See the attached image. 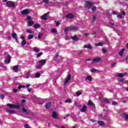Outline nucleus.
Returning a JSON list of instances; mask_svg holds the SVG:
<instances>
[{
  "instance_id": "1",
  "label": "nucleus",
  "mask_w": 128,
  "mask_h": 128,
  "mask_svg": "<svg viewBox=\"0 0 128 128\" xmlns=\"http://www.w3.org/2000/svg\"><path fill=\"white\" fill-rule=\"evenodd\" d=\"M94 6V3L92 2H90L89 0H86L85 1V4H84V6L86 8H88L90 10L92 6Z\"/></svg>"
},
{
  "instance_id": "2",
  "label": "nucleus",
  "mask_w": 128,
  "mask_h": 128,
  "mask_svg": "<svg viewBox=\"0 0 128 128\" xmlns=\"http://www.w3.org/2000/svg\"><path fill=\"white\" fill-rule=\"evenodd\" d=\"M6 6L8 8H14L16 4H14V2L12 1H8L6 2Z\"/></svg>"
},
{
  "instance_id": "3",
  "label": "nucleus",
  "mask_w": 128,
  "mask_h": 128,
  "mask_svg": "<svg viewBox=\"0 0 128 128\" xmlns=\"http://www.w3.org/2000/svg\"><path fill=\"white\" fill-rule=\"evenodd\" d=\"M52 118H55V120H58V118H59L58 115V112L56 111H54L52 114Z\"/></svg>"
},
{
  "instance_id": "4",
  "label": "nucleus",
  "mask_w": 128,
  "mask_h": 128,
  "mask_svg": "<svg viewBox=\"0 0 128 128\" xmlns=\"http://www.w3.org/2000/svg\"><path fill=\"white\" fill-rule=\"evenodd\" d=\"M10 58H12V56L8 55L6 56V59L4 60V62L6 64H8L10 62Z\"/></svg>"
},
{
  "instance_id": "5",
  "label": "nucleus",
  "mask_w": 128,
  "mask_h": 128,
  "mask_svg": "<svg viewBox=\"0 0 128 128\" xmlns=\"http://www.w3.org/2000/svg\"><path fill=\"white\" fill-rule=\"evenodd\" d=\"M102 60V58H96L92 60L93 62H95V64H98V62H100Z\"/></svg>"
},
{
  "instance_id": "6",
  "label": "nucleus",
  "mask_w": 128,
  "mask_h": 128,
  "mask_svg": "<svg viewBox=\"0 0 128 128\" xmlns=\"http://www.w3.org/2000/svg\"><path fill=\"white\" fill-rule=\"evenodd\" d=\"M38 64H40L42 66H44L46 64V60H41L38 62Z\"/></svg>"
},
{
  "instance_id": "7",
  "label": "nucleus",
  "mask_w": 128,
  "mask_h": 128,
  "mask_svg": "<svg viewBox=\"0 0 128 128\" xmlns=\"http://www.w3.org/2000/svg\"><path fill=\"white\" fill-rule=\"evenodd\" d=\"M30 12V10L28 9H24L22 10V14H28Z\"/></svg>"
},
{
  "instance_id": "8",
  "label": "nucleus",
  "mask_w": 128,
  "mask_h": 128,
  "mask_svg": "<svg viewBox=\"0 0 128 128\" xmlns=\"http://www.w3.org/2000/svg\"><path fill=\"white\" fill-rule=\"evenodd\" d=\"M120 116H122V118H124V120H128V114H126V112L122 113Z\"/></svg>"
},
{
  "instance_id": "9",
  "label": "nucleus",
  "mask_w": 128,
  "mask_h": 128,
  "mask_svg": "<svg viewBox=\"0 0 128 128\" xmlns=\"http://www.w3.org/2000/svg\"><path fill=\"white\" fill-rule=\"evenodd\" d=\"M70 80H72V76L70 75V74H69L68 75L67 78L64 82V84H66L68 83V82H70Z\"/></svg>"
},
{
  "instance_id": "10",
  "label": "nucleus",
  "mask_w": 128,
  "mask_h": 128,
  "mask_svg": "<svg viewBox=\"0 0 128 128\" xmlns=\"http://www.w3.org/2000/svg\"><path fill=\"white\" fill-rule=\"evenodd\" d=\"M12 37L14 38V40L16 42H18V35H16V32L12 33Z\"/></svg>"
},
{
  "instance_id": "11",
  "label": "nucleus",
  "mask_w": 128,
  "mask_h": 128,
  "mask_svg": "<svg viewBox=\"0 0 128 128\" xmlns=\"http://www.w3.org/2000/svg\"><path fill=\"white\" fill-rule=\"evenodd\" d=\"M84 48H88V50H92V46L90 44H86L84 45Z\"/></svg>"
},
{
  "instance_id": "12",
  "label": "nucleus",
  "mask_w": 128,
  "mask_h": 128,
  "mask_svg": "<svg viewBox=\"0 0 128 128\" xmlns=\"http://www.w3.org/2000/svg\"><path fill=\"white\" fill-rule=\"evenodd\" d=\"M50 106H52V102H48L47 103H46V110H48V108H50Z\"/></svg>"
},
{
  "instance_id": "13",
  "label": "nucleus",
  "mask_w": 128,
  "mask_h": 128,
  "mask_svg": "<svg viewBox=\"0 0 128 128\" xmlns=\"http://www.w3.org/2000/svg\"><path fill=\"white\" fill-rule=\"evenodd\" d=\"M41 20H48V14H45L42 16Z\"/></svg>"
},
{
  "instance_id": "14",
  "label": "nucleus",
  "mask_w": 128,
  "mask_h": 128,
  "mask_svg": "<svg viewBox=\"0 0 128 128\" xmlns=\"http://www.w3.org/2000/svg\"><path fill=\"white\" fill-rule=\"evenodd\" d=\"M7 106L10 108H16V104H12L8 103Z\"/></svg>"
},
{
  "instance_id": "15",
  "label": "nucleus",
  "mask_w": 128,
  "mask_h": 128,
  "mask_svg": "<svg viewBox=\"0 0 128 128\" xmlns=\"http://www.w3.org/2000/svg\"><path fill=\"white\" fill-rule=\"evenodd\" d=\"M33 24H34V22L32 20L28 21V26H32Z\"/></svg>"
},
{
  "instance_id": "16",
  "label": "nucleus",
  "mask_w": 128,
  "mask_h": 128,
  "mask_svg": "<svg viewBox=\"0 0 128 128\" xmlns=\"http://www.w3.org/2000/svg\"><path fill=\"white\" fill-rule=\"evenodd\" d=\"M71 27V30H74V32H78V27H76V26H70Z\"/></svg>"
},
{
  "instance_id": "17",
  "label": "nucleus",
  "mask_w": 128,
  "mask_h": 128,
  "mask_svg": "<svg viewBox=\"0 0 128 128\" xmlns=\"http://www.w3.org/2000/svg\"><path fill=\"white\" fill-rule=\"evenodd\" d=\"M81 112H86V106H84L80 110Z\"/></svg>"
},
{
  "instance_id": "18",
  "label": "nucleus",
  "mask_w": 128,
  "mask_h": 128,
  "mask_svg": "<svg viewBox=\"0 0 128 128\" xmlns=\"http://www.w3.org/2000/svg\"><path fill=\"white\" fill-rule=\"evenodd\" d=\"M66 17L67 18H74V14H66Z\"/></svg>"
},
{
  "instance_id": "19",
  "label": "nucleus",
  "mask_w": 128,
  "mask_h": 128,
  "mask_svg": "<svg viewBox=\"0 0 128 128\" xmlns=\"http://www.w3.org/2000/svg\"><path fill=\"white\" fill-rule=\"evenodd\" d=\"M71 39L73 40H75L76 42H78V37L76 35H74L73 36H72Z\"/></svg>"
},
{
  "instance_id": "20",
  "label": "nucleus",
  "mask_w": 128,
  "mask_h": 128,
  "mask_svg": "<svg viewBox=\"0 0 128 128\" xmlns=\"http://www.w3.org/2000/svg\"><path fill=\"white\" fill-rule=\"evenodd\" d=\"M6 112L8 114H14L16 112L14 110H10V109H6Z\"/></svg>"
},
{
  "instance_id": "21",
  "label": "nucleus",
  "mask_w": 128,
  "mask_h": 128,
  "mask_svg": "<svg viewBox=\"0 0 128 128\" xmlns=\"http://www.w3.org/2000/svg\"><path fill=\"white\" fill-rule=\"evenodd\" d=\"M88 106H94V103L93 102H92V101H90V100L88 102Z\"/></svg>"
},
{
  "instance_id": "22",
  "label": "nucleus",
  "mask_w": 128,
  "mask_h": 128,
  "mask_svg": "<svg viewBox=\"0 0 128 128\" xmlns=\"http://www.w3.org/2000/svg\"><path fill=\"white\" fill-rule=\"evenodd\" d=\"M124 50H126L124 48L122 49L119 52V56H122V54H124Z\"/></svg>"
},
{
  "instance_id": "23",
  "label": "nucleus",
  "mask_w": 128,
  "mask_h": 128,
  "mask_svg": "<svg viewBox=\"0 0 128 128\" xmlns=\"http://www.w3.org/2000/svg\"><path fill=\"white\" fill-rule=\"evenodd\" d=\"M72 30L71 27H66L64 29V32H67Z\"/></svg>"
},
{
  "instance_id": "24",
  "label": "nucleus",
  "mask_w": 128,
  "mask_h": 128,
  "mask_svg": "<svg viewBox=\"0 0 128 128\" xmlns=\"http://www.w3.org/2000/svg\"><path fill=\"white\" fill-rule=\"evenodd\" d=\"M104 46V44H102V42H99L95 44L96 46Z\"/></svg>"
},
{
  "instance_id": "25",
  "label": "nucleus",
  "mask_w": 128,
  "mask_h": 128,
  "mask_svg": "<svg viewBox=\"0 0 128 128\" xmlns=\"http://www.w3.org/2000/svg\"><path fill=\"white\" fill-rule=\"evenodd\" d=\"M18 66H15L13 67V70L14 72H18Z\"/></svg>"
},
{
  "instance_id": "26",
  "label": "nucleus",
  "mask_w": 128,
  "mask_h": 128,
  "mask_svg": "<svg viewBox=\"0 0 128 128\" xmlns=\"http://www.w3.org/2000/svg\"><path fill=\"white\" fill-rule=\"evenodd\" d=\"M92 77L90 76H88L86 78V80H89V82H92Z\"/></svg>"
},
{
  "instance_id": "27",
  "label": "nucleus",
  "mask_w": 128,
  "mask_h": 128,
  "mask_svg": "<svg viewBox=\"0 0 128 128\" xmlns=\"http://www.w3.org/2000/svg\"><path fill=\"white\" fill-rule=\"evenodd\" d=\"M98 124L100 126H104V121H98Z\"/></svg>"
},
{
  "instance_id": "28",
  "label": "nucleus",
  "mask_w": 128,
  "mask_h": 128,
  "mask_svg": "<svg viewBox=\"0 0 128 128\" xmlns=\"http://www.w3.org/2000/svg\"><path fill=\"white\" fill-rule=\"evenodd\" d=\"M40 25L38 24H35L34 26V28H40Z\"/></svg>"
},
{
  "instance_id": "29",
  "label": "nucleus",
  "mask_w": 128,
  "mask_h": 128,
  "mask_svg": "<svg viewBox=\"0 0 128 128\" xmlns=\"http://www.w3.org/2000/svg\"><path fill=\"white\" fill-rule=\"evenodd\" d=\"M26 32H28V34H34V32L32 30H26Z\"/></svg>"
},
{
  "instance_id": "30",
  "label": "nucleus",
  "mask_w": 128,
  "mask_h": 128,
  "mask_svg": "<svg viewBox=\"0 0 128 128\" xmlns=\"http://www.w3.org/2000/svg\"><path fill=\"white\" fill-rule=\"evenodd\" d=\"M51 32L53 34H57L58 33V31H56V30L54 28L51 29Z\"/></svg>"
},
{
  "instance_id": "31",
  "label": "nucleus",
  "mask_w": 128,
  "mask_h": 128,
  "mask_svg": "<svg viewBox=\"0 0 128 128\" xmlns=\"http://www.w3.org/2000/svg\"><path fill=\"white\" fill-rule=\"evenodd\" d=\"M26 44V40H24L22 41L21 45L22 46H24V44Z\"/></svg>"
},
{
  "instance_id": "32",
  "label": "nucleus",
  "mask_w": 128,
  "mask_h": 128,
  "mask_svg": "<svg viewBox=\"0 0 128 128\" xmlns=\"http://www.w3.org/2000/svg\"><path fill=\"white\" fill-rule=\"evenodd\" d=\"M34 38V35L32 34L28 36V40H32Z\"/></svg>"
},
{
  "instance_id": "33",
  "label": "nucleus",
  "mask_w": 128,
  "mask_h": 128,
  "mask_svg": "<svg viewBox=\"0 0 128 128\" xmlns=\"http://www.w3.org/2000/svg\"><path fill=\"white\" fill-rule=\"evenodd\" d=\"M124 76L122 73H120L116 75V76H118L119 78H124Z\"/></svg>"
},
{
  "instance_id": "34",
  "label": "nucleus",
  "mask_w": 128,
  "mask_h": 128,
  "mask_svg": "<svg viewBox=\"0 0 128 128\" xmlns=\"http://www.w3.org/2000/svg\"><path fill=\"white\" fill-rule=\"evenodd\" d=\"M42 54H43V53L42 52H39L36 55V58H40V56H42Z\"/></svg>"
},
{
  "instance_id": "35",
  "label": "nucleus",
  "mask_w": 128,
  "mask_h": 128,
  "mask_svg": "<svg viewBox=\"0 0 128 128\" xmlns=\"http://www.w3.org/2000/svg\"><path fill=\"white\" fill-rule=\"evenodd\" d=\"M34 50L36 52H40V48H34Z\"/></svg>"
},
{
  "instance_id": "36",
  "label": "nucleus",
  "mask_w": 128,
  "mask_h": 128,
  "mask_svg": "<svg viewBox=\"0 0 128 128\" xmlns=\"http://www.w3.org/2000/svg\"><path fill=\"white\" fill-rule=\"evenodd\" d=\"M100 72V70H96V69H94V68H92L91 70V72Z\"/></svg>"
},
{
  "instance_id": "37",
  "label": "nucleus",
  "mask_w": 128,
  "mask_h": 128,
  "mask_svg": "<svg viewBox=\"0 0 128 128\" xmlns=\"http://www.w3.org/2000/svg\"><path fill=\"white\" fill-rule=\"evenodd\" d=\"M42 68V66L40 64L36 66V68H37V70H40Z\"/></svg>"
},
{
  "instance_id": "38",
  "label": "nucleus",
  "mask_w": 128,
  "mask_h": 128,
  "mask_svg": "<svg viewBox=\"0 0 128 128\" xmlns=\"http://www.w3.org/2000/svg\"><path fill=\"white\" fill-rule=\"evenodd\" d=\"M26 88V86L24 85V86H18V89L20 90L21 88Z\"/></svg>"
},
{
  "instance_id": "39",
  "label": "nucleus",
  "mask_w": 128,
  "mask_h": 128,
  "mask_svg": "<svg viewBox=\"0 0 128 128\" xmlns=\"http://www.w3.org/2000/svg\"><path fill=\"white\" fill-rule=\"evenodd\" d=\"M103 100L104 102H105V104H110V101H108V100H107L106 98L104 99Z\"/></svg>"
},
{
  "instance_id": "40",
  "label": "nucleus",
  "mask_w": 128,
  "mask_h": 128,
  "mask_svg": "<svg viewBox=\"0 0 128 128\" xmlns=\"http://www.w3.org/2000/svg\"><path fill=\"white\" fill-rule=\"evenodd\" d=\"M40 72L36 73V78H40Z\"/></svg>"
},
{
  "instance_id": "41",
  "label": "nucleus",
  "mask_w": 128,
  "mask_h": 128,
  "mask_svg": "<svg viewBox=\"0 0 128 128\" xmlns=\"http://www.w3.org/2000/svg\"><path fill=\"white\" fill-rule=\"evenodd\" d=\"M82 94V92H77L76 94V96H80V94Z\"/></svg>"
},
{
  "instance_id": "42",
  "label": "nucleus",
  "mask_w": 128,
  "mask_h": 128,
  "mask_svg": "<svg viewBox=\"0 0 128 128\" xmlns=\"http://www.w3.org/2000/svg\"><path fill=\"white\" fill-rule=\"evenodd\" d=\"M65 102H69V103L72 102V99H70V98L67 99V100L65 101Z\"/></svg>"
},
{
  "instance_id": "43",
  "label": "nucleus",
  "mask_w": 128,
  "mask_h": 128,
  "mask_svg": "<svg viewBox=\"0 0 128 128\" xmlns=\"http://www.w3.org/2000/svg\"><path fill=\"white\" fill-rule=\"evenodd\" d=\"M92 12H96V6H94L92 8Z\"/></svg>"
},
{
  "instance_id": "44",
  "label": "nucleus",
  "mask_w": 128,
  "mask_h": 128,
  "mask_svg": "<svg viewBox=\"0 0 128 128\" xmlns=\"http://www.w3.org/2000/svg\"><path fill=\"white\" fill-rule=\"evenodd\" d=\"M30 72H28L26 74V78H30Z\"/></svg>"
},
{
  "instance_id": "45",
  "label": "nucleus",
  "mask_w": 128,
  "mask_h": 128,
  "mask_svg": "<svg viewBox=\"0 0 128 128\" xmlns=\"http://www.w3.org/2000/svg\"><path fill=\"white\" fill-rule=\"evenodd\" d=\"M44 4H48V2L50 0H42Z\"/></svg>"
},
{
  "instance_id": "46",
  "label": "nucleus",
  "mask_w": 128,
  "mask_h": 128,
  "mask_svg": "<svg viewBox=\"0 0 128 128\" xmlns=\"http://www.w3.org/2000/svg\"><path fill=\"white\" fill-rule=\"evenodd\" d=\"M102 52H103V54H106V48H102Z\"/></svg>"
},
{
  "instance_id": "47",
  "label": "nucleus",
  "mask_w": 128,
  "mask_h": 128,
  "mask_svg": "<svg viewBox=\"0 0 128 128\" xmlns=\"http://www.w3.org/2000/svg\"><path fill=\"white\" fill-rule=\"evenodd\" d=\"M117 18H122V14H118L117 16Z\"/></svg>"
},
{
  "instance_id": "48",
  "label": "nucleus",
  "mask_w": 128,
  "mask_h": 128,
  "mask_svg": "<svg viewBox=\"0 0 128 128\" xmlns=\"http://www.w3.org/2000/svg\"><path fill=\"white\" fill-rule=\"evenodd\" d=\"M26 20H32V17L30 16H27Z\"/></svg>"
},
{
  "instance_id": "49",
  "label": "nucleus",
  "mask_w": 128,
  "mask_h": 128,
  "mask_svg": "<svg viewBox=\"0 0 128 128\" xmlns=\"http://www.w3.org/2000/svg\"><path fill=\"white\" fill-rule=\"evenodd\" d=\"M16 108H18V110H20V105H16Z\"/></svg>"
},
{
  "instance_id": "50",
  "label": "nucleus",
  "mask_w": 128,
  "mask_h": 128,
  "mask_svg": "<svg viewBox=\"0 0 128 128\" xmlns=\"http://www.w3.org/2000/svg\"><path fill=\"white\" fill-rule=\"evenodd\" d=\"M116 64V62H114V63L112 64H111V67H112V68H114Z\"/></svg>"
},
{
  "instance_id": "51",
  "label": "nucleus",
  "mask_w": 128,
  "mask_h": 128,
  "mask_svg": "<svg viewBox=\"0 0 128 128\" xmlns=\"http://www.w3.org/2000/svg\"><path fill=\"white\" fill-rule=\"evenodd\" d=\"M24 128H32V127L28 126V124H26V125L24 126Z\"/></svg>"
},
{
  "instance_id": "52",
  "label": "nucleus",
  "mask_w": 128,
  "mask_h": 128,
  "mask_svg": "<svg viewBox=\"0 0 128 128\" xmlns=\"http://www.w3.org/2000/svg\"><path fill=\"white\" fill-rule=\"evenodd\" d=\"M42 34H38V38H42Z\"/></svg>"
},
{
  "instance_id": "53",
  "label": "nucleus",
  "mask_w": 128,
  "mask_h": 128,
  "mask_svg": "<svg viewBox=\"0 0 128 128\" xmlns=\"http://www.w3.org/2000/svg\"><path fill=\"white\" fill-rule=\"evenodd\" d=\"M96 16H95V15H94V16H93V17H92V20H94V22L96 21Z\"/></svg>"
},
{
  "instance_id": "54",
  "label": "nucleus",
  "mask_w": 128,
  "mask_h": 128,
  "mask_svg": "<svg viewBox=\"0 0 128 128\" xmlns=\"http://www.w3.org/2000/svg\"><path fill=\"white\" fill-rule=\"evenodd\" d=\"M112 104H113V106H116V104H118V102H116V101H114L112 102Z\"/></svg>"
},
{
  "instance_id": "55",
  "label": "nucleus",
  "mask_w": 128,
  "mask_h": 128,
  "mask_svg": "<svg viewBox=\"0 0 128 128\" xmlns=\"http://www.w3.org/2000/svg\"><path fill=\"white\" fill-rule=\"evenodd\" d=\"M0 98L2 100L4 98V94H0Z\"/></svg>"
},
{
  "instance_id": "56",
  "label": "nucleus",
  "mask_w": 128,
  "mask_h": 128,
  "mask_svg": "<svg viewBox=\"0 0 128 128\" xmlns=\"http://www.w3.org/2000/svg\"><path fill=\"white\" fill-rule=\"evenodd\" d=\"M83 36H90V33H85Z\"/></svg>"
},
{
  "instance_id": "57",
  "label": "nucleus",
  "mask_w": 128,
  "mask_h": 128,
  "mask_svg": "<svg viewBox=\"0 0 128 128\" xmlns=\"http://www.w3.org/2000/svg\"><path fill=\"white\" fill-rule=\"evenodd\" d=\"M58 52H56L55 54V56H54V58H58Z\"/></svg>"
},
{
  "instance_id": "58",
  "label": "nucleus",
  "mask_w": 128,
  "mask_h": 128,
  "mask_svg": "<svg viewBox=\"0 0 128 128\" xmlns=\"http://www.w3.org/2000/svg\"><path fill=\"white\" fill-rule=\"evenodd\" d=\"M22 110L24 112H26L27 110L26 108H22Z\"/></svg>"
},
{
  "instance_id": "59",
  "label": "nucleus",
  "mask_w": 128,
  "mask_h": 128,
  "mask_svg": "<svg viewBox=\"0 0 128 128\" xmlns=\"http://www.w3.org/2000/svg\"><path fill=\"white\" fill-rule=\"evenodd\" d=\"M60 22H56V26H60Z\"/></svg>"
},
{
  "instance_id": "60",
  "label": "nucleus",
  "mask_w": 128,
  "mask_h": 128,
  "mask_svg": "<svg viewBox=\"0 0 128 128\" xmlns=\"http://www.w3.org/2000/svg\"><path fill=\"white\" fill-rule=\"evenodd\" d=\"M13 92H14V94H16V92H18V89H14Z\"/></svg>"
},
{
  "instance_id": "61",
  "label": "nucleus",
  "mask_w": 128,
  "mask_h": 128,
  "mask_svg": "<svg viewBox=\"0 0 128 128\" xmlns=\"http://www.w3.org/2000/svg\"><path fill=\"white\" fill-rule=\"evenodd\" d=\"M90 121L92 122H96V120L90 119Z\"/></svg>"
},
{
  "instance_id": "62",
  "label": "nucleus",
  "mask_w": 128,
  "mask_h": 128,
  "mask_svg": "<svg viewBox=\"0 0 128 128\" xmlns=\"http://www.w3.org/2000/svg\"><path fill=\"white\" fill-rule=\"evenodd\" d=\"M28 88V92H32V89L31 88Z\"/></svg>"
},
{
  "instance_id": "63",
  "label": "nucleus",
  "mask_w": 128,
  "mask_h": 128,
  "mask_svg": "<svg viewBox=\"0 0 128 128\" xmlns=\"http://www.w3.org/2000/svg\"><path fill=\"white\" fill-rule=\"evenodd\" d=\"M126 64H128V57H126Z\"/></svg>"
},
{
  "instance_id": "64",
  "label": "nucleus",
  "mask_w": 128,
  "mask_h": 128,
  "mask_svg": "<svg viewBox=\"0 0 128 128\" xmlns=\"http://www.w3.org/2000/svg\"><path fill=\"white\" fill-rule=\"evenodd\" d=\"M122 14L123 16H126V12L124 11H122Z\"/></svg>"
}]
</instances>
